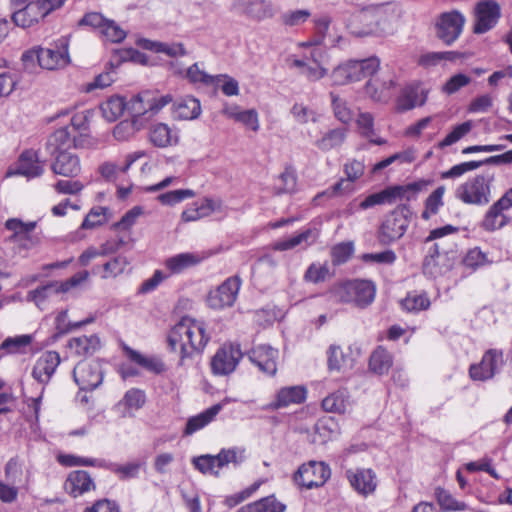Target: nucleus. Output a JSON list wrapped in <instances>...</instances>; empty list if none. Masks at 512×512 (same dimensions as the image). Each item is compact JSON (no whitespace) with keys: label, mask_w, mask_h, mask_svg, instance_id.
Listing matches in <instances>:
<instances>
[{"label":"nucleus","mask_w":512,"mask_h":512,"mask_svg":"<svg viewBox=\"0 0 512 512\" xmlns=\"http://www.w3.org/2000/svg\"><path fill=\"white\" fill-rule=\"evenodd\" d=\"M209 340L204 323L187 316L171 328L167 337L172 351L180 348L178 365L184 368L194 364L195 357L203 352Z\"/></svg>","instance_id":"obj_1"},{"label":"nucleus","mask_w":512,"mask_h":512,"mask_svg":"<svg viewBox=\"0 0 512 512\" xmlns=\"http://www.w3.org/2000/svg\"><path fill=\"white\" fill-rule=\"evenodd\" d=\"M24 64L37 61L39 66L47 70L66 67L70 63L69 40L66 37L57 39L50 47H36L22 54Z\"/></svg>","instance_id":"obj_2"},{"label":"nucleus","mask_w":512,"mask_h":512,"mask_svg":"<svg viewBox=\"0 0 512 512\" xmlns=\"http://www.w3.org/2000/svg\"><path fill=\"white\" fill-rule=\"evenodd\" d=\"M332 292L338 302L365 308L374 301L376 287L372 281L355 279L336 284Z\"/></svg>","instance_id":"obj_3"},{"label":"nucleus","mask_w":512,"mask_h":512,"mask_svg":"<svg viewBox=\"0 0 512 512\" xmlns=\"http://www.w3.org/2000/svg\"><path fill=\"white\" fill-rule=\"evenodd\" d=\"M412 211L406 204L398 205L387 214L379 226L377 239L382 245H391L401 239L411 222Z\"/></svg>","instance_id":"obj_4"},{"label":"nucleus","mask_w":512,"mask_h":512,"mask_svg":"<svg viewBox=\"0 0 512 512\" xmlns=\"http://www.w3.org/2000/svg\"><path fill=\"white\" fill-rule=\"evenodd\" d=\"M494 174L477 175L459 185L455 197L465 204L483 206L490 202Z\"/></svg>","instance_id":"obj_5"},{"label":"nucleus","mask_w":512,"mask_h":512,"mask_svg":"<svg viewBox=\"0 0 512 512\" xmlns=\"http://www.w3.org/2000/svg\"><path fill=\"white\" fill-rule=\"evenodd\" d=\"M379 66L380 61L377 57L350 60L337 66L332 71L331 78L335 85H345L374 75Z\"/></svg>","instance_id":"obj_6"},{"label":"nucleus","mask_w":512,"mask_h":512,"mask_svg":"<svg viewBox=\"0 0 512 512\" xmlns=\"http://www.w3.org/2000/svg\"><path fill=\"white\" fill-rule=\"evenodd\" d=\"M54 130L47 140V150L54 155L60 151H69L71 148H85L97 146L96 141L88 133L89 130Z\"/></svg>","instance_id":"obj_7"},{"label":"nucleus","mask_w":512,"mask_h":512,"mask_svg":"<svg viewBox=\"0 0 512 512\" xmlns=\"http://www.w3.org/2000/svg\"><path fill=\"white\" fill-rule=\"evenodd\" d=\"M331 476L330 467L324 462L309 461L294 473L295 484L306 489L323 486Z\"/></svg>","instance_id":"obj_8"},{"label":"nucleus","mask_w":512,"mask_h":512,"mask_svg":"<svg viewBox=\"0 0 512 512\" xmlns=\"http://www.w3.org/2000/svg\"><path fill=\"white\" fill-rule=\"evenodd\" d=\"M465 22V16L457 10L444 12L436 22V35L446 45H452L461 35Z\"/></svg>","instance_id":"obj_9"},{"label":"nucleus","mask_w":512,"mask_h":512,"mask_svg":"<svg viewBox=\"0 0 512 512\" xmlns=\"http://www.w3.org/2000/svg\"><path fill=\"white\" fill-rule=\"evenodd\" d=\"M240 345L228 343L221 346L211 359V370L214 375H228L232 373L243 358Z\"/></svg>","instance_id":"obj_10"},{"label":"nucleus","mask_w":512,"mask_h":512,"mask_svg":"<svg viewBox=\"0 0 512 512\" xmlns=\"http://www.w3.org/2000/svg\"><path fill=\"white\" fill-rule=\"evenodd\" d=\"M241 284L242 280L237 275L227 278L215 290L209 292L208 306L216 310L231 307L237 299Z\"/></svg>","instance_id":"obj_11"},{"label":"nucleus","mask_w":512,"mask_h":512,"mask_svg":"<svg viewBox=\"0 0 512 512\" xmlns=\"http://www.w3.org/2000/svg\"><path fill=\"white\" fill-rule=\"evenodd\" d=\"M501 17V7L495 0H483L475 7L473 32L484 34L493 29Z\"/></svg>","instance_id":"obj_12"},{"label":"nucleus","mask_w":512,"mask_h":512,"mask_svg":"<svg viewBox=\"0 0 512 512\" xmlns=\"http://www.w3.org/2000/svg\"><path fill=\"white\" fill-rule=\"evenodd\" d=\"M504 365V357L502 350H487L480 363L470 366L469 374L473 380L486 381L494 377V375Z\"/></svg>","instance_id":"obj_13"},{"label":"nucleus","mask_w":512,"mask_h":512,"mask_svg":"<svg viewBox=\"0 0 512 512\" xmlns=\"http://www.w3.org/2000/svg\"><path fill=\"white\" fill-rule=\"evenodd\" d=\"M11 5L15 9L12 20L16 26L22 28L31 27L46 16L40 6V1L12 0Z\"/></svg>","instance_id":"obj_14"},{"label":"nucleus","mask_w":512,"mask_h":512,"mask_svg":"<svg viewBox=\"0 0 512 512\" xmlns=\"http://www.w3.org/2000/svg\"><path fill=\"white\" fill-rule=\"evenodd\" d=\"M73 378L81 390L92 391L103 381L101 365L96 361H81L73 370Z\"/></svg>","instance_id":"obj_15"},{"label":"nucleus","mask_w":512,"mask_h":512,"mask_svg":"<svg viewBox=\"0 0 512 512\" xmlns=\"http://www.w3.org/2000/svg\"><path fill=\"white\" fill-rule=\"evenodd\" d=\"M401 7L394 2L373 4L362 8L357 18L359 21H368L369 16H374L375 26H382L391 23L401 16Z\"/></svg>","instance_id":"obj_16"},{"label":"nucleus","mask_w":512,"mask_h":512,"mask_svg":"<svg viewBox=\"0 0 512 512\" xmlns=\"http://www.w3.org/2000/svg\"><path fill=\"white\" fill-rule=\"evenodd\" d=\"M249 360L264 374L274 376L277 372L279 352L267 344L253 346L248 352Z\"/></svg>","instance_id":"obj_17"},{"label":"nucleus","mask_w":512,"mask_h":512,"mask_svg":"<svg viewBox=\"0 0 512 512\" xmlns=\"http://www.w3.org/2000/svg\"><path fill=\"white\" fill-rule=\"evenodd\" d=\"M346 477L351 487L361 496L372 495L378 486L376 472L371 468H355L346 471Z\"/></svg>","instance_id":"obj_18"},{"label":"nucleus","mask_w":512,"mask_h":512,"mask_svg":"<svg viewBox=\"0 0 512 512\" xmlns=\"http://www.w3.org/2000/svg\"><path fill=\"white\" fill-rule=\"evenodd\" d=\"M360 355L357 346L350 345L345 350L339 345L332 344L327 350L328 369L330 371H345L352 369Z\"/></svg>","instance_id":"obj_19"},{"label":"nucleus","mask_w":512,"mask_h":512,"mask_svg":"<svg viewBox=\"0 0 512 512\" xmlns=\"http://www.w3.org/2000/svg\"><path fill=\"white\" fill-rule=\"evenodd\" d=\"M61 358L56 351H45L35 361L31 375L39 384L46 386L52 379Z\"/></svg>","instance_id":"obj_20"},{"label":"nucleus","mask_w":512,"mask_h":512,"mask_svg":"<svg viewBox=\"0 0 512 512\" xmlns=\"http://www.w3.org/2000/svg\"><path fill=\"white\" fill-rule=\"evenodd\" d=\"M330 97L335 117L340 122L348 125L351 123L354 117H356L355 122L358 128H373L374 119L370 113L360 111L354 113L347 107L346 102L340 99L336 94L331 92Z\"/></svg>","instance_id":"obj_21"},{"label":"nucleus","mask_w":512,"mask_h":512,"mask_svg":"<svg viewBox=\"0 0 512 512\" xmlns=\"http://www.w3.org/2000/svg\"><path fill=\"white\" fill-rule=\"evenodd\" d=\"M43 172L44 168L39 161L37 152L34 150H26L21 153L16 168L14 170H8L6 175H21L27 179H32L41 176Z\"/></svg>","instance_id":"obj_22"},{"label":"nucleus","mask_w":512,"mask_h":512,"mask_svg":"<svg viewBox=\"0 0 512 512\" xmlns=\"http://www.w3.org/2000/svg\"><path fill=\"white\" fill-rule=\"evenodd\" d=\"M65 491L72 497L83 496L96 489V484L89 472L85 470H75L69 473L65 483Z\"/></svg>","instance_id":"obj_23"},{"label":"nucleus","mask_w":512,"mask_h":512,"mask_svg":"<svg viewBox=\"0 0 512 512\" xmlns=\"http://www.w3.org/2000/svg\"><path fill=\"white\" fill-rule=\"evenodd\" d=\"M423 268L425 273L437 277L449 271L452 268V263L448 253L440 251L439 244L435 243L424 259Z\"/></svg>","instance_id":"obj_24"},{"label":"nucleus","mask_w":512,"mask_h":512,"mask_svg":"<svg viewBox=\"0 0 512 512\" xmlns=\"http://www.w3.org/2000/svg\"><path fill=\"white\" fill-rule=\"evenodd\" d=\"M52 170L58 175L75 177L81 170L79 158L70 151L57 152L55 161L52 164Z\"/></svg>","instance_id":"obj_25"},{"label":"nucleus","mask_w":512,"mask_h":512,"mask_svg":"<svg viewBox=\"0 0 512 512\" xmlns=\"http://www.w3.org/2000/svg\"><path fill=\"white\" fill-rule=\"evenodd\" d=\"M100 345V338L95 334L71 338L67 344L71 354L78 357L93 355L99 350Z\"/></svg>","instance_id":"obj_26"},{"label":"nucleus","mask_w":512,"mask_h":512,"mask_svg":"<svg viewBox=\"0 0 512 512\" xmlns=\"http://www.w3.org/2000/svg\"><path fill=\"white\" fill-rule=\"evenodd\" d=\"M306 396L307 390L304 386L284 387L278 391L276 400L270 404V408L275 410L291 404H301L305 401Z\"/></svg>","instance_id":"obj_27"},{"label":"nucleus","mask_w":512,"mask_h":512,"mask_svg":"<svg viewBox=\"0 0 512 512\" xmlns=\"http://www.w3.org/2000/svg\"><path fill=\"white\" fill-rule=\"evenodd\" d=\"M223 409V405L220 403H217L208 409L204 410L203 412L190 417L187 420L185 429H184V435H192L195 432L201 430L202 428L206 427L208 424H210L215 417L220 413V411Z\"/></svg>","instance_id":"obj_28"},{"label":"nucleus","mask_w":512,"mask_h":512,"mask_svg":"<svg viewBox=\"0 0 512 512\" xmlns=\"http://www.w3.org/2000/svg\"><path fill=\"white\" fill-rule=\"evenodd\" d=\"M200 113V101L194 97H185L173 104L172 117L176 120L196 119Z\"/></svg>","instance_id":"obj_29"},{"label":"nucleus","mask_w":512,"mask_h":512,"mask_svg":"<svg viewBox=\"0 0 512 512\" xmlns=\"http://www.w3.org/2000/svg\"><path fill=\"white\" fill-rule=\"evenodd\" d=\"M36 222H27L24 223L19 219L11 218L8 219L5 223V227L13 231L14 234L11 237V240L15 242H22V245L25 248H30L34 245L33 239L29 236V233L35 229Z\"/></svg>","instance_id":"obj_30"},{"label":"nucleus","mask_w":512,"mask_h":512,"mask_svg":"<svg viewBox=\"0 0 512 512\" xmlns=\"http://www.w3.org/2000/svg\"><path fill=\"white\" fill-rule=\"evenodd\" d=\"M148 96L150 92L143 91L126 101V111L131 116L133 124L148 119Z\"/></svg>","instance_id":"obj_31"},{"label":"nucleus","mask_w":512,"mask_h":512,"mask_svg":"<svg viewBox=\"0 0 512 512\" xmlns=\"http://www.w3.org/2000/svg\"><path fill=\"white\" fill-rule=\"evenodd\" d=\"M400 191L401 190L399 188H393L392 186L380 192L370 194L359 203L358 208L361 210H367L376 205L394 204L399 198Z\"/></svg>","instance_id":"obj_32"},{"label":"nucleus","mask_w":512,"mask_h":512,"mask_svg":"<svg viewBox=\"0 0 512 512\" xmlns=\"http://www.w3.org/2000/svg\"><path fill=\"white\" fill-rule=\"evenodd\" d=\"M202 258L194 253H180L165 261L166 268L172 274L182 273L184 270L191 268L201 262Z\"/></svg>","instance_id":"obj_33"},{"label":"nucleus","mask_w":512,"mask_h":512,"mask_svg":"<svg viewBox=\"0 0 512 512\" xmlns=\"http://www.w3.org/2000/svg\"><path fill=\"white\" fill-rule=\"evenodd\" d=\"M286 505L274 495L264 497L258 501L242 506L237 512H285Z\"/></svg>","instance_id":"obj_34"},{"label":"nucleus","mask_w":512,"mask_h":512,"mask_svg":"<svg viewBox=\"0 0 512 512\" xmlns=\"http://www.w3.org/2000/svg\"><path fill=\"white\" fill-rule=\"evenodd\" d=\"M146 402L145 392L141 389L131 388L118 402L117 407H124L123 416H132V411L141 409Z\"/></svg>","instance_id":"obj_35"},{"label":"nucleus","mask_w":512,"mask_h":512,"mask_svg":"<svg viewBox=\"0 0 512 512\" xmlns=\"http://www.w3.org/2000/svg\"><path fill=\"white\" fill-rule=\"evenodd\" d=\"M350 406L346 390H337L322 400V408L330 413H345Z\"/></svg>","instance_id":"obj_36"},{"label":"nucleus","mask_w":512,"mask_h":512,"mask_svg":"<svg viewBox=\"0 0 512 512\" xmlns=\"http://www.w3.org/2000/svg\"><path fill=\"white\" fill-rule=\"evenodd\" d=\"M123 351L125 352L126 356L137 365L141 366L142 368H145L148 371L154 372V373H161L164 370L163 363L155 358L145 357L140 352L132 349L128 345H123Z\"/></svg>","instance_id":"obj_37"},{"label":"nucleus","mask_w":512,"mask_h":512,"mask_svg":"<svg viewBox=\"0 0 512 512\" xmlns=\"http://www.w3.org/2000/svg\"><path fill=\"white\" fill-rule=\"evenodd\" d=\"M34 340L33 335L22 334L14 337H7L0 345V349L7 354H26Z\"/></svg>","instance_id":"obj_38"},{"label":"nucleus","mask_w":512,"mask_h":512,"mask_svg":"<svg viewBox=\"0 0 512 512\" xmlns=\"http://www.w3.org/2000/svg\"><path fill=\"white\" fill-rule=\"evenodd\" d=\"M422 94L423 92H420L418 87H406L397 100V110L407 111L424 104L425 97Z\"/></svg>","instance_id":"obj_39"},{"label":"nucleus","mask_w":512,"mask_h":512,"mask_svg":"<svg viewBox=\"0 0 512 512\" xmlns=\"http://www.w3.org/2000/svg\"><path fill=\"white\" fill-rule=\"evenodd\" d=\"M244 12L250 18L261 21L273 17L274 10L267 0H252L246 3Z\"/></svg>","instance_id":"obj_40"},{"label":"nucleus","mask_w":512,"mask_h":512,"mask_svg":"<svg viewBox=\"0 0 512 512\" xmlns=\"http://www.w3.org/2000/svg\"><path fill=\"white\" fill-rule=\"evenodd\" d=\"M100 108L105 119L109 122H113L126 111V101L124 97L115 95L102 103Z\"/></svg>","instance_id":"obj_41"},{"label":"nucleus","mask_w":512,"mask_h":512,"mask_svg":"<svg viewBox=\"0 0 512 512\" xmlns=\"http://www.w3.org/2000/svg\"><path fill=\"white\" fill-rule=\"evenodd\" d=\"M392 366V357L390 353L378 347L370 356L369 368L378 375H383L389 371Z\"/></svg>","instance_id":"obj_42"},{"label":"nucleus","mask_w":512,"mask_h":512,"mask_svg":"<svg viewBox=\"0 0 512 512\" xmlns=\"http://www.w3.org/2000/svg\"><path fill=\"white\" fill-rule=\"evenodd\" d=\"M315 241L314 233L311 229H307L302 233L295 235L289 239L277 241L272 245L275 251H286L295 248L296 246L305 243L307 246Z\"/></svg>","instance_id":"obj_43"},{"label":"nucleus","mask_w":512,"mask_h":512,"mask_svg":"<svg viewBox=\"0 0 512 512\" xmlns=\"http://www.w3.org/2000/svg\"><path fill=\"white\" fill-rule=\"evenodd\" d=\"M68 318V312L67 310H62L59 312L55 318V330L56 333L53 336V338L56 340L59 337L69 333L72 330L78 329L88 323H91L93 321L92 318L86 319L79 322H69L67 320Z\"/></svg>","instance_id":"obj_44"},{"label":"nucleus","mask_w":512,"mask_h":512,"mask_svg":"<svg viewBox=\"0 0 512 512\" xmlns=\"http://www.w3.org/2000/svg\"><path fill=\"white\" fill-rule=\"evenodd\" d=\"M509 218L503 213V211L495 208L493 205L486 212L481 227L488 232H492L501 229L508 223Z\"/></svg>","instance_id":"obj_45"},{"label":"nucleus","mask_w":512,"mask_h":512,"mask_svg":"<svg viewBox=\"0 0 512 512\" xmlns=\"http://www.w3.org/2000/svg\"><path fill=\"white\" fill-rule=\"evenodd\" d=\"M392 85H394L392 80L388 85L381 79H369L365 85V92L374 101H385L390 97L389 89Z\"/></svg>","instance_id":"obj_46"},{"label":"nucleus","mask_w":512,"mask_h":512,"mask_svg":"<svg viewBox=\"0 0 512 512\" xmlns=\"http://www.w3.org/2000/svg\"><path fill=\"white\" fill-rule=\"evenodd\" d=\"M401 306L408 312H419L429 308L430 300L425 293L409 292L401 301Z\"/></svg>","instance_id":"obj_47"},{"label":"nucleus","mask_w":512,"mask_h":512,"mask_svg":"<svg viewBox=\"0 0 512 512\" xmlns=\"http://www.w3.org/2000/svg\"><path fill=\"white\" fill-rule=\"evenodd\" d=\"M435 494L438 504L444 511H465L468 509V505L465 502L456 500L443 488H437Z\"/></svg>","instance_id":"obj_48"},{"label":"nucleus","mask_w":512,"mask_h":512,"mask_svg":"<svg viewBox=\"0 0 512 512\" xmlns=\"http://www.w3.org/2000/svg\"><path fill=\"white\" fill-rule=\"evenodd\" d=\"M216 458L218 461V469H222L230 463L236 466L245 460V450L238 447L221 449L216 455Z\"/></svg>","instance_id":"obj_49"},{"label":"nucleus","mask_w":512,"mask_h":512,"mask_svg":"<svg viewBox=\"0 0 512 512\" xmlns=\"http://www.w3.org/2000/svg\"><path fill=\"white\" fill-rule=\"evenodd\" d=\"M178 139L177 130H150L149 133L150 142L160 148L176 144Z\"/></svg>","instance_id":"obj_50"},{"label":"nucleus","mask_w":512,"mask_h":512,"mask_svg":"<svg viewBox=\"0 0 512 512\" xmlns=\"http://www.w3.org/2000/svg\"><path fill=\"white\" fill-rule=\"evenodd\" d=\"M192 463L195 469L199 470L202 474H210L218 477L220 472L218 469V461L216 455H201L198 457H194L192 459Z\"/></svg>","instance_id":"obj_51"},{"label":"nucleus","mask_w":512,"mask_h":512,"mask_svg":"<svg viewBox=\"0 0 512 512\" xmlns=\"http://www.w3.org/2000/svg\"><path fill=\"white\" fill-rule=\"evenodd\" d=\"M444 186H439L434 190L425 201V210L422 212V218L428 220L431 215L437 214L439 208L443 205Z\"/></svg>","instance_id":"obj_52"},{"label":"nucleus","mask_w":512,"mask_h":512,"mask_svg":"<svg viewBox=\"0 0 512 512\" xmlns=\"http://www.w3.org/2000/svg\"><path fill=\"white\" fill-rule=\"evenodd\" d=\"M187 78L193 83H203L206 85H218L221 82V76H212L201 70L197 63H194L187 69Z\"/></svg>","instance_id":"obj_53"},{"label":"nucleus","mask_w":512,"mask_h":512,"mask_svg":"<svg viewBox=\"0 0 512 512\" xmlns=\"http://www.w3.org/2000/svg\"><path fill=\"white\" fill-rule=\"evenodd\" d=\"M297 178L292 170L286 169L278 177L277 183L275 184L276 194H287L292 193L296 189Z\"/></svg>","instance_id":"obj_54"},{"label":"nucleus","mask_w":512,"mask_h":512,"mask_svg":"<svg viewBox=\"0 0 512 512\" xmlns=\"http://www.w3.org/2000/svg\"><path fill=\"white\" fill-rule=\"evenodd\" d=\"M128 264L129 261L125 256L118 255L114 257L112 260L104 264V274L102 275V278H115L119 276L124 272Z\"/></svg>","instance_id":"obj_55"},{"label":"nucleus","mask_w":512,"mask_h":512,"mask_svg":"<svg viewBox=\"0 0 512 512\" xmlns=\"http://www.w3.org/2000/svg\"><path fill=\"white\" fill-rule=\"evenodd\" d=\"M196 205L200 218L210 216L214 212L222 213L225 207L221 199H213L206 197L201 202L194 203Z\"/></svg>","instance_id":"obj_56"},{"label":"nucleus","mask_w":512,"mask_h":512,"mask_svg":"<svg viewBox=\"0 0 512 512\" xmlns=\"http://www.w3.org/2000/svg\"><path fill=\"white\" fill-rule=\"evenodd\" d=\"M329 276V268L328 265L312 263L304 274V279L310 283H320L324 282Z\"/></svg>","instance_id":"obj_57"},{"label":"nucleus","mask_w":512,"mask_h":512,"mask_svg":"<svg viewBox=\"0 0 512 512\" xmlns=\"http://www.w3.org/2000/svg\"><path fill=\"white\" fill-rule=\"evenodd\" d=\"M88 278L89 272L87 270H83L74 274L72 277L65 281L56 282V294L69 292L72 289L79 287L82 283L86 282Z\"/></svg>","instance_id":"obj_58"},{"label":"nucleus","mask_w":512,"mask_h":512,"mask_svg":"<svg viewBox=\"0 0 512 512\" xmlns=\"http://www.w3.org/2000/svg\"><path fill=\"white\" fill-rule=\"evenodd\" d=\"M342 131L328 130L315 144L322 150H330L343 142L344 134Z\"/></svg>","instance_id":"obj_59"},{"label":"nucleus","mask_w":512,"mask_h":512,"mask_svg":"<svg viewBox=\"0 0 512 512\" xmlns=\"http://www.w3.org/2000/svg\"><path fill=\"white\" fill-rule=\"evenodd\" d=\"M107 211L108 209L105 207H96L91 209L82 222L81 227L83 229H92L104 224L107 221Z\"/></svg>","instance_id":"obj_60"},{"label":"nucleus","mask_w":512,"mask_h":512,"mask_svg":"<svg viewBox=\"0 0 512 512\" xmlns=\"http://www.w3.org/2000/svg\"><path fill=\"white\" fill-rule=\"evenodd\" d=\"M291 113L297 122L301 125L310 123L315 124L318 122V118L320 117V115H318L315 111L301 104H295L292 107Z\"/></svg>","instance_id":"obj_61"},{"label":"nucleus","mask_w":512,"mask_h":512,"mask_svg":"<svg viewBox=\"0 0 512 512\" xmlns=\"http://www.w3.org/2000/svg\"><path fill=\"white\" fill-rule=\"evenodd\" d=\"M194 196L195 192L191 189H179L160 194L158 200L164 205H174Z\"/></svg>","instance_id":"obj_62"},{"label":"nucleus","mask_w":512,"mask_h":512,"mask_svg":"<svg viewBox=\"0 0 512 512\" xmlns=\"http://www.w3.org/2000/svg\"><path fill=\"white\" fill-rule=\"evenodd\" d=\"M100 33L113 43H119L126 37V32L112 20H106Z\"/></svg>","instance_id":"obj_63"},{"label":"nucleus","mask_w":512,"mask_h":512,"mask_svg":"<svg viewBox=\"0 0 512 512\" xmlns=\"http://www.w3.org/2000/svg\"><path fill=\"white\" fill-rule=\"evenodd\" d=\"M352 243H340L331 249L332 263L334 265H341L347 262L353 254Z\"/></svg>","instance_id":"obj_64"}]
</instances>
